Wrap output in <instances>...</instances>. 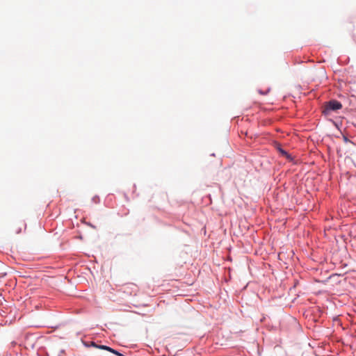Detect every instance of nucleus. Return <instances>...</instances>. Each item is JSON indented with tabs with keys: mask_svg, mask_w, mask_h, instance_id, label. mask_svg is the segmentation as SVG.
Wrapping results in <instances>:
<instances>
[{
	"mask_svg": "<svg viewBox=\"0 0 356 356\" xmlns=\"http://www.w3.org/2000/svg\"><path fill=\"white\" fill-rule=\"evenodd\" d=\"M342 108V104L337 100H330L326 103L323 113L329 115L332 111H336Z\"/></svg>",
	"mask_w": 356,
	"mask_h": 356,
	"instance_id": "1",
	"label": "nucleus"
},
{
	"mask_svg": "<svg viewBox=\"0 0 356 356\" xmlns=\"http://www.w3.org/2000/svg\"><path fill=\"white\" fill-rule=\"evenodd\" d=\"M279 151L282 153V154H283V155H287L286 152H285L284 150H283V149H279Z\"/></svg>",
	"mask_w": 356,
	"mask_h": 356,
	"instance_id": "2",
	"label": "nucleus"
},
{
	"mask_svg": "<svg viewBox=\"0 0 356 356\" xmlns=\"http://www.w3.org/2000/svg\"><path fill=\"white\" fill-rule=\"evenodd\" d=\"M91 346H92L93 347H95V348H98V345L96 344L95 342H92Z\"/></svg>",
	"mask_w": 356,
	"mask_h": 356,
	"instance_id": "3",
	"label": "nucleus"
}]
</instances>
